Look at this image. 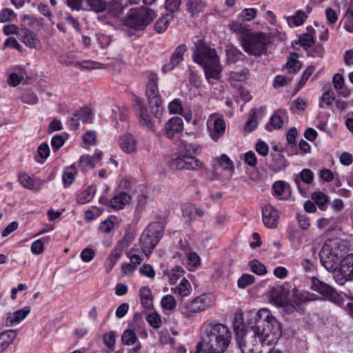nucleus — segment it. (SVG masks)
Segmentation results:
<instances>
[{
	"instance_id": "obj_4",
	"label": "nucleus",
	"mask_w": 353,
	"mask_h": 353,
	"mask_svg": "<svg viewBox=\"0 0 353 353\" xmlns=\"http://www.w3.org/2000/svg\"><path fill=\"white\" fill-rule=\"evenodd\" d=\"M270 43V37L261 32L245 33L241 39L242 47L245 52L254 57L265 54Z\"/></svg>"
},
{
	"instance_id": "obj_55",
	"label": "nucleus",
	"mask_w": 353,
	"mask_h": 353,
	"mask_svg": "<svg viewBox=\"0 0 353 353\" xmlns=\"http://www.w3.org/2000/svg\"><path fill=\"white\" fill-rule=\"evenodd\" d=\"M16 17L13 10L9 8H3L0 12V21L1 22H7L12 20Z\"/></svg>"
},
{
	"instance_id": "obj_29",
	"label": "nucleus",
	"mask_w": 353,
	"mask_h": 353,
	"mask_svg": "<svg viewBox=\"0 0 353 353\" xmlns=\"http://www.w3.org/2000/svg\"><path fill=\"white\" fill-rule=\"evenodd\" d=\"M225 130V121L220 119H216L214 121L213 130L210 134L212 139L214 141H217L219 139L223 136Z\"/></svg>"
},
{
	"instance_id": "obj_18",
	"label": "nucleus",
	"mask_w": 353,
	"mask_h": 353,
	"mask_svg": "<svg viewBox=\"0 0 353 353\" xmlns=\"http://www.w3.org/2000/svg\"><path fill=\"white\" fill-rule=\"evenodd\" d=\"M30 312V307L26 306L13 313L9 312L6 314L4 323L6 326H12L21 322Z\"/></svg>"
},
{
	"instance_id": "obj_7",
	"label": "nucleus",
	"mask_w": 353,
	"mask_h": 353,
	"mask_svg": "<svg viewBox=\"0 0 353 353\" xmlns=\"http://www.w3.org/2000/svg\"><path fill=\"white\" fill-rule=\"evenodd\" d=\"M157 81L158 75L156 73L150 72L148 74L146 94L150 108H155V106H157V110L154 111V117L160 119L163 115V108L162 100L158 90Z\"/></svg>"
},
{
	"instance_id": "obj_52",
	"label": "nucleus",
	"mask_w": 353,
	"mask_h": 353,
	"mask_svg": "<svg viewBox=\"0 0 353 353\" xmlns=\"http://www.w3.org/2000/svg\"><path fill=\"white\" fill-rule=\"evenodd\" d=\"M107 8H108L109 12L114 17L120 15L123 11L122 6L118 1H110Z\"/></svg>"
},
{
	"instance_id": "obj_13",
	"label": "nucleus",
	"mask_w": 353,
	"mask_h": 353,
	"mask_svg": "<svg viewBox=\"0 0 353 353\" xmlns=\"http://www.w3.org/2000/svg\"><path fill=\"white\" fill-rule=\"evenodd\" d=\"M187 50L188 48L185 44L179 46L172 54L170 62L163 65L162 71L165 73L176 67L183 61V54Z\"/></svg>"
},
{
	"instance_id": "obj_8",
	"label": "nucleus",
	"mask_w": 353,
	"mask_h": 353,
	"mask_svg": "<svg viewBox=\"0 0 353 353\" xmlns=\"http://www.w3.org/2000/svg\"><path fill=\"white\" fill-rule=\"evenodd\" d=\"M310 288L321 294L325 299L332 303L341 304L343 302L342 296L334 288L320 281L316 277H312Z\"/></svg>"
},
{
	"instance_id": "obj_21",
	"label": "nucleus",
	"mask_w": 353,
	"mask_h": 353,
	"mask_svg": "<svg viewBox=\"0 0 353 353\" xmlns=\"http://www.w3.org/2000/svg\"><path fill=\"white\" fill-rule=\"evenodd\" d=\"M314 173L310 169H303L295 178L294 183H296L301 194L303 193V190L301 188V181L306 184H311L314 181Z\"/></svg>"
},
{
	"instance_id": "obj_12",
	"label": "nucleus",
	"mask_w": 353,
	"mask_h": 353,
	"mask_svg": "<svg viewBox=\"0 0 353 353\" xmlns=\"http://www.w3.org/2000/svg\"><path fill=\"white\" fill-rule=\"evenodd\" d=\"M350 281H353V254L343 259L340 272L335 276V281L339 285H344Z\"/></svg>"
},
{
	"instance_id": "obj_15",
	"label": "nucleus",
	"mask_w": 353,
	"mask_h": 353,
	"mask_svg": "<svg viewBox=\"0 0 353 353\" xmlns=\"http://www.w3.org/2000/svg\"><path fill=\"white\" fill-rule=\"evenodd\" d=\"M323 250H327L328 252H332L334 255L341 258L344 256L346 254V247L344 243L339 239L328 240L322 247Z\"/></svg>"
},
{
	"instance_id": "obj_35",
	"label": "nucleus",
	"mask_w": 353,
	"mask_h": 353,
	"mask_svg": "<svg viewBox=\"0 0 353 353\" xmlns=\"http://www.w3.org/2000/svg\"><path fill=\"white\" fill-rule=\"evenodd\" d=\"M172 17L170 14H165L159 18L154 24V30L159 34L164 32L168 28Z\"/></svg>"
},
{
	"instance_id": "obj_42",
	"label": "nucleus",
	"mask_w": 353,
	"mask_h": 353,
	"mask_svg": "<svg viewBox=\"0 0 353 353\" xmlns=\"http://www.w3.org/2000/svg\"><path fill=\"white\" fill-rule=\"evenodd\" d=\"M77 174V171L75 168L74 167H70L68 168L67 170L63 172L62 179L63 184L65 187H68L70 185H71L74 179L75 176Z\"/></svg>"
},
{
	"instance_id": "obj_20",
	"label": "nucleus",
	"mask_w": 353,
	"mask_h": 353,
	"mask_svg": "<svg viewBox=\"0 0 353 353\" xmlns=\"http://www.w3.org/2000/svg\"><path fill=\"white\" fill-rule=\"evenodd\" d=\"M166 135L172 138L175 134L180 133L183 130V121L181 117H174L165 124Z\"/></svg>"
},
{
	"instance_id": "obj_49",
	"label": "nucleus",
	"mask_w": 353,
	"mask_h": 353,
	"mask_svg": "<svg viewBox=\"0 0 353 353\" xmlns=\"http://www.w3.org/2000/svg\"><path fill=\"white\" fill-rule=\"evenodd\" d=\"M77 116L79 117V120L83 123H91L92 120V113L90 109L88 108H82L78 110Z\"/></svg>"
},
{
	"instance_id": "obj_38",
	"label": "nucleus",
	"mask_w": 353,
	"mask_h": 353,
	"mask_svg": "<svg viewBox=\"0 0 353 353\" xmlns=\"http://www.w3.org/2000/svg\"><path fill=\"white\" fill-rule=\"evenodd\" d=\"M303 238V233L297 230H292L289 234V239L291 242V245L295 250H298L299 248L300 245L302 243Z\"/></svg>"
},
{
	"instance_id": "obj_6",
	"label": "nucleus",
	"mask_w": 353,
	"mask_h": 353,
	"mask_svg": "<svg viewBox=\"0 0 353 353\" xmlns=\"http://www.w3.org/2000/svg\"><path fill=\"white\" fill-rule=\"evenodd\" d=\"M155 17L154 12L148 8L131 9L125 19V24L135 30H143L153 21Z\"/></svg>"
},
{
	"instance_id": "obj_47",
	"label": "nucleus",
	"mask_w": 353,
	"mask_h": 353,
	"mask_svg": "<svg viewBox=\"0 0 353 353\" xmlns=\"http://www.w3.org/2000/svg\"><path fill=\"white\" fill-rule=\"evenodd\" d=\"M251 270L259 275H263L267 272V270L263 264L258 260H252L249 263Z\"/></svg>"
},
{
	"instance_id": "obj_51",
	"label": "nucleus",
	"mask_w": 353,
	"mask_h": 353,
	"mask_svg": "<svg viewBox=\"0 0 353 353\" xmlns=\"http://www.w3.org/2000/svg\"><path fill=\"white\" fill-rule=\"evenodd\" d=\"M299 42L301 46L307 50L314 43V35L308 33L302 34L299 36Z\"/></svg>"
},
{
	"instance_id": "obj_58",
	"label": "nucleus",
	"mask_w": 353,
	"mask_h": 353,
	"mask_svg": "<svg viewBox=\"0 0 353 353\" xmlns=\"http://www.w3.org/2000/svg\"><path fill=\"white\" fill-rule=\"evenodd\" d=\"M172 166L178 170H186L185 155H181L174 159Z\"/></svg>"
},
{
	"instance_id": "obj_61",
	"label": "nucleus",
	"mask_w": 353,
	"mask_h": 353,
	"mask_svg": "<svg viewBox=\"0 0 353 353\" xmlns=\"http://www.w3.org/2000/svg\"><path fill=\"white\" fill-rule=\"evenodd\" d=\"M257 14V10L255 8H245L243 10L241 16L244 21H250L254 19Z\"/></svg>"
},
{
	"instance_id": "obj_34",
	"label": "nucleus",
	"mask_w": 353,
	"mask_h": 353,
	"mask_svg": "<svg viewBox=\"0 0 353 353\" xmlns=\"http://www.w3.org/2000/svg\"><path fill=\"white\" fill-rule=\"evenodd\" d=\"M85 2L90 10L97 13L103 12L108 7L105 0H85Z\"/></svg>"
},
{
	"instance_id": "obj_22",
	"label": "nucleus",
	"mask_w": 353,
	"mask_h": 353,
	"mask_svg": "<svg viewBox=\"0 0 353 353\" xmlns=\"http://www.w3.org/2000/svg\"><path fill=\"white\" fill-rule=\"evenodd\" d=\"M274 195L280 199H285L290 195V187L284 181H276L272 186Z\"/></svg>"
},
{
	"instance_id": "obj_30",
	"label": "nucleus",
	"mask_w": 353,
	"mask_h": 353,
	"mask_svg": "<svg viewBox=\"0 0 353 353\" xmlns=\"http://www.w3.org/2000/svg\"><path fill=\"white\" fill-rule=\"evenodd\" d=\"M95 192L96 188L94 187H88L86 190L78 194L77 201L79 204H85L90 202L93 199Z\"/></svg>"
},
{
	"instance_id": "obj_10",
	"label": "nucleus",
	"mask_w": 353,
	"mask_h": 353,
	"mask_svg": "<svg viewBox=\"0 0 353 353\" xmlns=\"http://www.w3.org/2000/svg\"><path fill=\"white\" fill-rule=\"evenodd\" d=\"M133 109L136 112L140 125L148 131L154 132L156 125L148 113L147 107L143 101L137 97L134 99Z\"/></svg>"
},
{
	"instance_id": "obj_25",
	"label": "nucleus",
	"mask_w": 353,
	"mask_h": 353,
	"mask_svg": "<svg viewBox=\"0 0 353 353\" xmlns=\"http://www.w3.org/2000/svg\"><path fill=\"white\" fill-rule=\"evenodd\" d=\"M130 201V196L124 192L116 194L110 201V205L115 209H121Z\"/></svg>"
},
{
	"instance_id": "obj_40",
	"label": "nucleus",
	"mask_w": 353,
	"mask_h": 353,
	"mask_svg": "<svg viewBox=\"0 0 353 353\" xmlns=\"http://www.w3.org/2000/svg\"><path fill=\"white\" fill-rule=\"evenodd\" d=\"M121 341L123 343L126 345H132L134 344L137 341L134 329L129 328L125 330L121 336Z\"/></svg>"
},
{
	"instance_id": "obj_63",
	"label": "nucleus",
	"mask_w": 353,
	"mask_h": 353,
	"mask_svg": "<svg viewBox=\"0 0 353 353\" xmlns=\"http://www.w3.org/2000/svg\"><path fill=\"white\" fill-rule=\"evenodd\" d=\"M219 163L224 170H233L234 165L232 161L226 154H222L219 158Z\"/></svg>"
},
{
	"instance_id": "obj_45",
	"label": "nucleus",
	"mask_w": 353,
	"mask_h": 353,
	"mask_svg": "<svg viewBox=\"0 0 353 353\" xmlns=\"http://www.w3.org/2000/svg\"><path fill=\"white\" fill-rule=\"evenodd\" d=\"M161 304L163 310H172L176 305V301L172 295L168 294L162 298Z\"/></svg>"
},
{
	"instance_id": "obj_64",
	"label": "nucleus",
	"mask_w": 353,
	"mask_h": 353,
	"mask_svg": "<svg viewBox=\"0 0 353 353\" xmlns=\"http://www.w3.org/2000/svg\"><path fill=\"white\" fill-rule=\"evenodd\" d=\"M64 139L61 135H55L52 138L51 145L54 151H57L64 144Z\"/></svg>"
},
{
	"instance_id": "obj_31",
	"label": "nucleus",
	"mask_w": 353,
	"mask_h": 353,
	"mask_svg": "<svg viewBox=\"0 0 353 353\" xmlns=\"http://www.w3.org/2000/svg\"><path fill=\"white\" fill-rule=\"evenodd\" d=\"M287 115V112L283 110H279L270 117V123L274 129H280L283 124V117Z\"/></svg>"
},
{
	"instance_id": "obj_33",
	"label": "nucleus",
	"mask_w": 353,
	"mask_h": 353,
	"mask_svg": "<svg viewBox=\"0 0 353 353\" xmlns=\"http://www.w3.org/2000/svg\"><path fill=\"white\" fill-rule=\"evenodd\" d=\"M205 6V0H188L186 3V8L192 14L203 11Z\"/></svg>"
},
{
	"instance_id": "obj_11",
	"label": "nucleus",
	"mask_w": 353,
	"mask_h": 353,
	"mask_svg": "<svg viewBox=\"0 0 353 353\" xmlns=\"http://www.w3.org/2000/svg\"><path fill=\"white\" fill-rule=\"evenodd\" d=\"M327 250L321 249L319 254L320 261L326 270L333 274V278L335 280L336 273L340 272V267L343 259L334 255L332 252H328Z\"/></svg>"
},
{
	"instance_id": "obj_50",
	"label": "nucleus",
	"mask_w": 353,
	"mask_h": 353,
	"mask_svg": "<svg viewBox=\"0 0 353 353\" xmlns=\"http://www.w3.org/2000/svg\"><path fill=\"white\" fill-rule=\"evenodd\" d=\"M146 320L154 329H158L162 325L161 316L155 312H152L148 314Z\"/></svg>"
},
{
	"instance_id": "obj_57",
	"label": "nucleus",
	"mask_w": 353,
	"mask_h": 353,
	"mask_svg": "<svg viewBox=\"0 0 353 353\" xmlns=\"http://www.w3.org/2000/svg\"><path fill=\"white\" fill-rule=\"evenodd\" d=\"M292 81V79L287 78L282 75H277L274 80V87L276 89L287 85Z\"/></svg>"
},
{
	"instance_id": "obj_5",
	"label": "nucleus",
	"mask_w": 353,
	"mask_h": 353,
	"mask_svg": "<svg viewBox=\"0 0 353 353\" xmlns=\"http://www.w3.org/2000/svg\"><path fill=\"white\" fill-rule=\"evenodd\" d=\"M164 226L159 221L151 223L140 237V245L143 252L148 256L163 235Z\"/></svg>"
},
{
	"instance_id": "obj_3",
	"label": "nucleus",
	"mask_w": 353,
	"mask_h": 353,
	"mask_svg": "<svg viewBox=\"0 0 353 353\" xmlns=\"http://www.w3.org/2000/svg\"><path fill=\"white\" fill-rule=\"evenodd\" d=\"M192 58L194 62L202 66L208 81L221 79L222 67L217 53L215 49L201 39L198 38L194 41Z\"/></svg>"
},
{
	"instance_id": "obj_23",
	"label": "nucleus",
	"mask_w": 353,
	"mask_h": 353,
	"mask_svg": "<svg viewBox=\"0 0 353 353\" xmlns=\"http://www.w3.org/2000/svg\"><path fill=\"white\" fill-rule=\"evenodd\" d=\"M19 181L24 188L32 190H39L42 185L40 181L32 179L26 173L19 174Z\"/></svg>"
},
{
	"instance_id": "obj_41",
	"label": "nucleus",
	"mask_w": 353,
	"mask_h": 353,
	"mask_svg": "<svg viewBox=\"0 0 353 353\" xmlns=\"http://www.w3.org/2000/svg\"><path fill=\"white\" fill-rule=\"evenodd\" d=\"M203 165V163L198 159L192 156L185 155L186 170H198L201 169Z\"/></svg>"
},
{
	"instance_id": "obj_46",
	"label": "nucleus",
	"mask_w": 353,
	"mask_h": 353,
	"mask_svg": "<svg viewBox=\"0 0 353 353\" xmlns=\"http://www.w3.org/2000/svg\"><path fill=\"white\" fill-rule=\"evenodd\" d=\"M183 272L181 268L176 266L170 272L168 270L167 272L164 271V274L168 275L170 284H174L179 277L182 276Z\"/></svg>"
},
{
	"instance_id": "obj_56",
	"label": "nucleus",
	"mask_w": 353,
	"mask_h": 353,
	"mask_svg": "<svg viewBox=\"0 0 353 353\" xmlns=\"http://www.w3.org/2000/svg\"><path fill=\"white\" fill-rule=\"evenodd\" d=\"M169 111L172 114H181L183 111L182 104L179 99H174L168 105Z\"/></svg>"
},
{
	"instance_id": "obj_60",
	"label": "nucleus",
	"mask_w": 353,
	"mask_h": 353,
	"mask_svg": "<svg viewBox=\"0 0 353 353\" xmlns=\"http://www.w3.org/2000/svg\"><path fill=\"white\" fill-rule=\"evenodd\" d=\"M95 256V252L90 248L83 249L81 252V259L84 262L91 261Z\"/></svg>"
},
{
	"instance_id": "obj_17",
	"label": "nucleus",
	"mask_w": 353,
	"mask_h": 353,
	"mask_svg": "<svg viewBox=\"0 0 353 353\" xmlns=\"http://www.w3.org/2000/svg\"><path fill=\"white\" fill-rule=\"evenodd\" d=\"M119 145L122 151L127 154H133L137 152V141L131 134H125L119 139Z\"/></svg>"
},
{
	"instance_id": "obj_1",
	"label": "nucleus",
	"mask_w": 353,
	"mask_h": 353,
	"mask_svg": "<svg viewBox=\"0 0 353 353\" xmlns=\"http://www.w3.org/2000/svg\"><path fill=\"white\" fill-rule=\"evenodd\" d=\"M201 341L196 348L204 353H224L232 339L226 325L214 320L207 321L201 327Z\"/></svg>"
},
{
	"instance_id": "obj_28",
	"label": "nucleus",
	"mask_w": 353,
	"mask_h": 353,
	"mask_svg": "<svg viewBox=\"0 0 353 353\" xmlns=\"http://www.w3.org/2000/svg\"><path fill=\"white\" fill-rule=\"evenodd\" d=\"M265 110V107H260L258 109H252L250 111V117L245 123V125L244 126V129L245 131H248V132H252L257 127L258 123L256 121V114L258 112L263 114Z\"/></svg>"
},
{
	"instance_id": "obj_26",
	"label": "nucleus",
	"mask_w": 353,
	"mask_h": 353,
	"mask_svg": "<svg viewBox=\"0 0 353 353\" xmlns=\"http://www.w3.org/2000/svg\"><path fill=\"white\" fill-rule=\"evenodd\" d=\"M139 296L142 305L145 309H151L153 307V296L148 287L144 286L139 290Z\"/></svg>"
},
{
	"instance_id": "obj_36",
	"label": "nucleus",
	"mask_w": 353,
	"mask_h": 353,
	"mask_svg": "<svg viewBox=\"0 0 353 353\" xmlns=\"http://www.w3.org/2000/svg\"><path fill=\"white\" fill-rule=\"evenodd\" d=\"M191 285L190 282L185 278H183L179 285L172 288L174 293L180 295L181 296H187L190 292Z\"/></svg>"
},
{
	"instance_id": "obj_62",
	"label": "nucleus",
	"mask_w": 353,
	"mask_h": 353,
	"mask_svg": "<svg viewBox=\"0 0 353 353\" xmlns=\"http://www.w3.org/2000/svg\"><path fill=\"white\" fill-rule=\"evenodd\" d=\"M188 265L190 267L196 268L201 263V259L196 252H190L188 254Z\"/></svg>"
},
{
	"instance_id": "obj_37",
	"label": "nucleus",
	"mask_w": 353,
	"mask_h": 353,
	"mask_svg": "<svg viewBox=\"0 0 353 353\" xmlns=\"http://www.w3.org/2000/svg\"><path fill=\"white\" fill-rule=\"evenodd\" d=\"M312 199L319 209L325 210L327 208L328 197L325 193L322 192H315L312 194Z\"/></svg>"
},
{
	"instance_id": "obj_32",
	"label": "nucleus",
	"mask_w": 353,
	"mask_h": 353,
	"mask_svg": "<svg viewBox=\"0 0 353 353\" xmlns=\"http://www.w3.org/2000/svg\"><path fill=\"white\" fill-rule=\"evenodd\" d=\"M285 67L289 70V72H297L300 70L301 65L298 61V55L296 53H291L288 57Z\"/></svg>"
},
{
	"instance_id": "obj_54",
	"label": "nucleus",
	"mask_w": 353,
	"mask_h": 353,
	"mask_svg": "<svg viewBox=\"0 0 353 353\" xmlns=\"http://www.w3.org/2000/svg\"><path fill=\"white\" fill-rule=\"evenodd\" d=\"M254 281V276L248 274H243L238 280L237 285L240 288H245Z\"/></svg>"
},
{
	"instance_id": "obj_9",
	"label": "nucleus",
	"mask_w": 353,
	"mask_h": 353,
	"mask_svg": "<svg viewBox=\"0 0 353 353\" xmlns=\"http://www.w3.org/2000/svg\"><path fill=\"white\" fill-rule=\"evenodd\" d=\"M213 300L210 295L203 294L196 297L192 301H188L185 304V311L182 314L189 318L191 314L198 313L205 310L213 305Z\"/></svg>"
},
{
	"instance_id": "obj_53",
	"label": "nucleus",
	"mask_w": 353,
	"mask_h": 353,
	"mask_svg": "<svg viewBox=\"0 0 353 353\" xmlns=\"http://www.w3.org/2000/svg\"><path fill=\"white\" fill-rule=\"evenodd\" d=\"M17 336L15 330H9L4 331L0 334V339L2 341H5L7 346L9 347V345L12 343L13 340L15 339Z\"/></svg>"
},
{
	"instance_id": "obj_14",
	"label": "nucleus",
	"mask_w": 353,
	"mask_h": 353,
	"mask_svg": "<svg viewBox=\"0 0 353 353\" xmlns=\"http://www.w3.org/2000/svg\"><path fill=\"white\" fill-rule=\"evenodd\" d=\"M263 221L264 225L269 228H274L277 226L279 218V212L271 205H266L262 210Z\"/></svg>"
},
{
	"instance_id": "obj_44",
	"label": "nucleus",
	"mask_w": 353,
	"mask_h": 353,
	"mask_svg": "<svg viewBox=\"0 0 353 353\" xmlns=\"http://www.w3.org/2000/svg\"><path fill=\"white\" fill-rule=\"evenodd\" d=\"M123 250L121 247L115 248L112 252L108 256V260L110 262V267L107 268V272H108L112 268V267L116 264L117 261L122 256Z\"/></svg>"
},
{
	"instance_id": "obj_19",
	"label": "nucleus",
	"mask_w": 353,
	"mask_h": 353,
	"mask_svg": "<svg viewBox=\"0 0 353 353\" xmlns=\"http://www.w3.org/2000/svg\"><path fill=\"white\" fill-rule=\"evenodd\" d=\"M233 330L236 334V343L239 347L247 341L245 339L246 331L243 319L241 315L235 316L233 320Z\"/></svg>"
},
{
	"instance_id": "obj_27",
	"label": "nucleus",
	"mask_w": 353,
	"mask_h": 353,
	"mask_svg": "<svg viewBox=\"0 0 353 353\" xmlns=\"http://www.w3.org/2000/svg\"><path fill=\"white\" fill-rule=\"evenodd\" d=\"M288 290L282 287L274 288L271 294L272 299L278 306L283 305L288 300Z\"/></svg>"
},
{
	"instance_id": "obj_43",
	"label": "nucleus",
	"mask_w": 353,
	"mask_h": 353,
	"mask_svg": "<svg viewBox=\"0 0 353 353\" xmlns=\"http://www.w3.org/2000/svg\"><path fill=\"white\" fill-rule=\"evenodd\" d=\"M335 99V94L333 91L327 90L325 92L321 97L319 108H325V105L329 106L332 104Z\"/></svg>"
},
{
	"instance_id": "obj_48",
	"label": "nucleus",
	"mask_w": 353,
	"mask_h": 353,
	"mask_svg": "<svg viewBox=\"0 0 353 353\" xmlns=\"http://www.w3.org/2000/svg\"><path fill=\"white\" fill-rule=\"evenodd\" d=\"M306 19V14L302 10H298L296 12L294 15L289 18L288 21L292 22L296 26H299L303 24Z\"/></svg>"
},
{
	"instance_id": "obj_16",
	"label": "nucleus",
	"mask_w": 353,
	"mask_h": 353,
	"mask_svg": "<svg viewBox=\"0 0 353 353\" xmlns=\"http://www.w3.org/2000/svg\"><path fill=\"white\" fill-rule=\"evenodd\" d=\"M19 39L29 48L37 50L41 48L40 40L33 32L27 28L20 30Z\"/></svg>"
},
{
	"instance_id": "obj_2",
	"label": "nucleus",
	"mask_w": 353,
	"mask_h": 353,
	"mask_svg": "<svg viewBox=\"0 0 353 353\" xmlns=\"http://www.w3.org/2000/svg\"><path fill=\"white\" fill-rule=\"evenodd\" d=\"M250 323H254L251 326V330L255 342L258 339L260 343L270 346L276 344L282 335L280 323L266 308L256 312Z\"/></svg>"
},
{
	"instance_id": "obj_39",
	"label": "nucleus",
	"mask_w": 353,
	"mask_h": 353,
	"mask_svg": "<svg viewBox=\"0 0 353 353\" xmlns=\"http://www.w3.org/2000/svg\"><path fill=\"white\" fill-rule=\"evenodd\" d=\"M226 56L228 61L230 63H235L242 59L243 53L233 46H228L226 50Z\"/></svg>"
},
{
	"instance_id": "obj_59",
	"label": "nucleus",
	"mask_w": 353,
	"mask_h": 353,
	"mask_svg": "<svg viewBox=\"0 0 353 353\" xmlns=\"http://www.w3.org/2000/svg\"><path fill=\"white\" fill-rule=\"evenodd\" d=\"M80 165L83 168H92L95 166L96 162L94 158L89 155L83 156L79 161Z\"/></svg>"
},
{
	"instance_id": "obj_24",
	"label": "nucleus",
	"mask_w": 353,
	"mask_h": 353,
	"mask_svg": "<svg viewBox=\"0 0 353 353\" xmlns=\"http://www.w3.org/2000/svg\"><path fill=\"white\" fill-rule=\"evenodd\" d=\"M250 70L248 68L243 67L238 68L229 73V81L232 85L235 82H242L247 80L250 77Z\"/></svg>"
}]
</instances>
